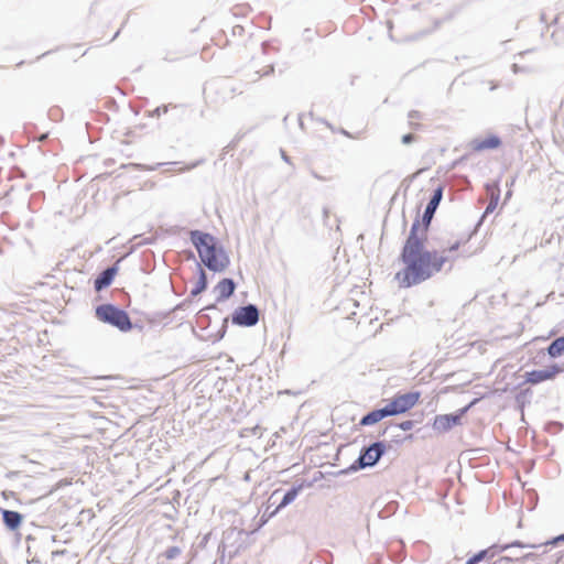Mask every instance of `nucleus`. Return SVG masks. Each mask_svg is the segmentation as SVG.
<instances>
[{
    "label": "nucleus",
    "instance_id": "obj_1",
    "mask_svg": "<svg viewBox=\"0 0 564 564\" xmlns=\"http://www.w3.org/2000/svg\"><path fill=\"white\" fill-rule=\"evenodd\" d=\"M442 195L443 187L437 186L425 208L423 223L415 220L412 224L400 254L403 268L394 275L400 289L420 284L441 272L444 264L453 260L456 252L468 242L469 237H462L449 240L441 250H429L426 248L427 228Z\"/></svg>",
    "mask_w": 564,
    "mask_h": 564
},
{
    "label": "nucleus",
    "instance_id": "obj_2",
    "mask_svg": "<svg viewBox=\"0 0 564 564\" xmlns=\"http://www.w3.org/2000/svg\"><path fill=\"white\" fill-rule=\"evenodd\" d=\"M191 241L196 248L200 261L212 271L221 272L229 265V258L217 239L199 230L191 231Z\"/></svg>",
    "mask_w": 564,
    "mask_h": 564
},
{
    "label": "nucleus",
    "instance_id": "obj_3",
    "mask_svg": "<svg viewBox=\"0 0 564 564\" xmlns=\"http://www.w3.org/2000/svg\"><path fill=\"white\" fill-rule=\"evenodd\" d=\"M96 316L99 321L108 323L121 332H128L132 328V323L129 315L124 311L111 304H104L98 306L96 308Z\"/></svg>",
    "mask_w": 564,
    "mask_h": 564
},
{
    "label": "nucleus",
    "instance_id": "obj_4",
    "mask_svg": "<svg viewBox=\"0 0 564 564\" xmlns=\"http://www.w3.org/2000/svg\"><path fill=\"white\" fill-rule=\"evenodd\" d=\"M420 398L419 391L398 393L386 404L384 409L389 416L403 414L414 408Z\"/></svg>",
    "mask_w": 564,
    "mask_h": 564
},
{
    "label": "nucleus",
    "instance_id": "obj_5",
    "mask_svg": "<svg viewBox=\"0 0 564 564\" xmlns=\"http://www.w3.org/2000/svg\"><path fill=\"white\" fill-rule=\"evenodd\" d=\"M476 400L471 401L467 406L460 409L455 414L437 415L433 422V429L440 433L449 431L453 426L460 425L462 419L466 412L475 404Z\"/></svg>",
    "mask_w": 564,
    "mask_h": 564
},
{
    "label": "nucleus",
    "instance_id": "obj_6",
    "mask_svg": "<svg viewBox=\"0 0 564 564\" xmlns=\"http://www.w3.org/2000/svg\"><path fill=\"white\" fill-rule=\"evenodd\" d=\"M384 453V445L381 442H377L367 447L357 459L356 464L358 468L373 466Z\"/></svg>",
    "mask_w": 564,
    "mask_h": 564
},
{
    "label": "nucleus",
    "instance_id": "obj_7",
    "mask_svg": "<svg viewBox=\"0 0 564 564\" xmlns=\"http://www.w3.org/2000/svg\"><path fill=\"white\" fill-rule=\"evenodd\" d=\"M563 371V368H561L557 365H552L545 369L541 370H532L525 373V382L530 384H538L543 381L552 380L554 379L558 373Z\"/></svg>",
    "mask_w": 564,
    "mask_h": 564
},
{
    "label": "nucleus",
    "instance_id": "obj_8",
    "mask_svg": "<svg viewBox=\"0 0 564 564\" xmlns=\"http://www.w3.org/2000/svg\"><path fill=\"white\" fill-rule=\"evenodd\" d=\"M258 319L259 312L253 305L238 308L232 316V322L241 326H253L258 323Z\"/></svg>",
    "mask_w": 564,
    "mask_h": 564
},
{
    "label": "nucleus",
    "instance_id": "obj_9",
    "mask_svg": "<svg viewBox=\"0 0 564 564\" xmlns=\"http://www.w3.org/2000/svg\"><path fill=\"white\" fill-rule=\"evenodd\" d=\"M236 285L231 279H223L215 286L218 301H225L232 295Z\"/></svg>",
    "mask_w": 564,
    "mask_h": 564
},
{
    "label": "nucleus",
    "instance_id": "obj_10",
    "mask_svg": "<svg viewBox=\"0 0 564 564\" xmlns=\"http://www.w3.org/2000/svg\"><path fill=\"white\" fill-rule=\"evenodd\" d=\"M387 416H389V415L383 406L381 409L373 410V411L369 412L367 415H365L360 420V425H362V426L373 425Z\"/></svg>",
    "mask_w": 564,
    "mask_h": 564
},
{
    "label": "nucleus",
    "instance_id": "obj_11",
    "mask_svg": "<svg viewBox=\"0 0 564 564\" xmlns=\"http://www.w3.org/2000/svg\"><path fill=\"white\" fill-rule=\"evenodd\" d=\"M117 273L116 268L106 269L96 280H95V289L100 291L112 282L115 275Z\"/></svg>",
    "mask_w": 564,
    "mask_h": 564
},
{
    "label": "nucleus",
    "instance_id": "obj_12",
    "mask_svg": "<svg viewBox=\"0 0 564 564\" xmlns=\"http://www.w3.org/2000/svg\"><path fill=\"white\" fill-rule=\"evenodd\" d=\"M2 518H3L4 524L10 530H17L21 525V522H22V516L17 511L3 510Z\"/></svg>",
    "mask_w": 564,
    "mask_h": 564
},
{
    "label": "nucleus",
    "instance_id": "obj_13",
    "mask_svg": "<svg viewBox=\"0 0 564 564\" xmlns=\"http://www.w3.org/2000/svg\"><path fill=\"white\" fill-rule=\"evenodd\" d=\"M564 352V336L556 338L547 347V354L552 358L560 357Z\"/></svg>",
    "mask_w": 564,
    "mask_h": 564
},
{
    "label": "nucleus",
    "instance_id": "obj_14",
    "mask_svg": "<svg viewBox=\"0 0 564 564\" xmlns=\"http://www.w3.org/2000/svg\"><path fill=\"white\" fill-rule=\"evenodd\" d=\"M302 489V486H299V487H294L292 488L290 491H288L281 503L276 507V509L273 511V514L276 513L279 510H281L282 508H284L285 506H288L289 503H291L299 495L300 490Z\"/></svg>",
    "mask_w": 564,
    "mask_h": 564
},
{
    "label": "nucleus",
    "instance_id": "obj_15",
    "mask_svg": "<svg viewBox=\"0 0 564 564\" xmlns=\"http://www.w3.org/2000/svg\"><path fill=\"white\" fill-rule=\"evenodd\" d=\"M501 144L500 139L496 135H490L478 142L476 149L486 150V149H496Z\"/></svg>",
    "mask_w": 564,
    "mask_h": 564
},
{
    "label": "nucleus",
    "instance_id": "obj_16",
    "mask_svg": "<svg viewBox=\"0 0 564 564\" xmlns=\"http://www.w3.org/2000/svg\"><path fill=\"white\" fill-rule=\"evenodd\" d=\"M409 126L413 130H420L422 128V119L423 115L417 110H412L409 112Z\"/></svg>",
    "mask_w": 564,
    "mask_h": 564
},
{
    "label": "nucleus",
    "instance_id": "obj_17",
    "mask_svg": "<svg viewBox=\"0 0 564 564\" xmlns=\"http://www.w3.org/2000/svg\"><path fill=\"white\" fill-rule=\"evenodd\" d=\"M487 194L490 196V199H499L500 198V187L498 182H492L486 185Z\"/></svg>",
    "mask_w": 564,
    "mask_h": 564
},
{
    "label": "nucleus",
    "instance_id": "obj_18",
    "mask_svg": "<svg viewBox=\"0 0 564 564\" xmlns=\"http://www.w3.org/2000/svg\"><path fill=\"white\" fill-rule=\"evenodd\" d=\"M206 286H207L206 274L202 270L200 271V278H199V281H198V285H197L196 290H194L192 293L193 294H198L199 292L204 291L206 289Z\"/></svg>",
    "mask_w": 564,
    "mask_h": 564
},
{
    "label": "nucleus",
    "instance_id": "obj_19",
    "mask_svg": "<svg viewBox=\"0 0 564 564\" xmlns=\"http://www.w3.org/2000/svg\"><path fill=\"white\" fill-rule=\"evenodd\" d=\"M414 426V422L411 420L403 421L399 424V427L403 431H410Z\"/></svg>",
    "mask_w": 564,
    "mask_h": 564
},
{
    "label": "nucleus",
    "instance_id": "obj_20",
    "mask_svg": "<svg viewBox=\"0 0 564 564\" xmlns=\"http://www.w3.org/2000/svg\"><path fill=\"white\" fill-rule=\"evenodd\" d=\"M178 553H180V549L176 546H173V547H170L165 552V556L171 560V558H174Z\"/></svg>",
    "mask_w": 564,
    "mask_h": 564
},
{
    "label": "nucleus",
    "instance_id": "obj_21",
    "mask_svg": "<svg viewBox=\"0 0 564 564\" xmlns=\"http://www.w3.org/2000/svg\"><path fill=\"white\" fill-rule=\"evenodd\" d=\"M498 203H499V199H497V198L490 199V202L486 208V213L494 212L496 209V207L498 206Z\"/></svg>",
    "mask_w": 564,
    "mask_h": 564
},
{
    "label": "nucleus",
    "instance_id": "obj_22",
    "mask_svg": "<svg viewBox=\"0 0 564 564\" xmlns=\"http://www.w3.org/2000/svg\"><path fill=\"white\" fill-rule=\"evenodd\" d=\"M414 140H415V137H414V134H412V133H408V134H404V135L402 137V142H403L404 144H409V143H411V142H412V141H414Z\"/></svg>",
    "mask_w": 564,
    "mask_h": 564
},
{
    "label": "nucleus",
    "instance_id": "obj_23",
    "mask_svg": "<svg viewBox=\"0 0 564 564\" xmlns=\"http://www.w3.org/2000/svg\"><path fill=\"white\" fill-rule=\"evenodd\" d=\"M484 556V553H479L475 556H473L470 560H468L467 564H476L477 562H479Z\"/></svg>",
    "mask_w": 564,
    "mask_h": 564
}]
</instances>
